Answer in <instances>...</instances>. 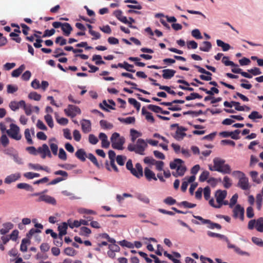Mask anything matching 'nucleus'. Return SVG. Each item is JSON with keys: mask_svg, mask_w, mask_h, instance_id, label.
I'll use <instances>...</instances> for the list:
<instances>
[{"mask_svg": "<svg viewBox=\"0 0 263 263\" xmlns=\"http://www.w3.org/2000/svg\"><path fill=\"white\" fill-rule=\"evenodd\" d=\"M147 146V142L142 139H138L136 143L129 144L127 149L130 152H134L141 155H144V151Z\"/></svg>", "mask_w": 263, "mask_h": 263, "instance_id": "obj_1", "label": "nucleus"}, {"mask_svg": "<svg viewBox=\"0 0 263 263\" xmlns=\"http://www.w3.org/2000/svg\"><path fill=\"white\" fill-rule=\"evenodd\" d=\"M170 166L172 170L176 169V172L173 173V175L175 177L183 176L186 170L183 161L180 159H175L170 163Z\"/></svg>", "mask_w": 263, "mask_h": 263, "instance_id": "obj_2", "label": "nucleus"}, {"mask_svg": "<svg viewBox=\"0 0 263 263\" xmlns=\"http://www.w3.org/2000/svg\"><path fill=\"white\" fill-rule=\"evenodd\" d=\"M226 161L220 158L216 157L213 159V163L215 165L217 172L223 174H230L231 168L228 164L225 163Z\"/></svg>", "mask_w": 263, "mask_h": 263, "instance_id": "obj_3", "label": "nucleus"}, {"mask_svg": "<svg viewBox=\"0 0 263 263\" xmlns=\"http://www.w3.org/2000/svg\"><path fill=\"white\" fill-rule=\"evenodd\" d=\"M111 146L113 148L121 150L123 149V145L125 142L123 137H121L118 133H114L110 138Z\"/></svg>", "mask_w": 263, "mask_h": 263, "instance_id": "obj_4", "label": "nucleus"}, {"mask_svg": "<svg viewBox=\"0 0 263 263\" xmlns=\"http://www.w3.org/2000/svg\"><path fill=\"white\" fill-rule=\"evenodd\" d=\"M7 134L9 137L17 141L20 140L22 138L20 127L13 123L10 124L9 129L7 130Z\"/></svg>", "mask_w": 263, "mask_h": 263, "instance_id": "obj_5", "label": "nucleus"}, {"mask_svg": "<svg viewBox=\"0 0 263 263\" xmlns=\"http://www.w3.org/2000/svg\"><path fill=\"white\" fill-rule=\"evenodd\" d=\"M46 192V191L42 192L35 193L32 194V196L39 197V198L36 200L37 202L44 201L46 203L55 205L57 203L55 199L53 197L45 194L44 193Z\"/></svg>", "mask_w": 263, "mask_h": 263, "instance_id": "obj_6", "label": "nucleus"}, {"mask_svg": "<svg viewBox=\"0 0 263 263\" xmlns=\"http://www.w3.org/2000/svg\"><path fill=\"white\" fill-rule=\"evenodd\" d=\"M248 228L249 230H253L254 228L259 232H263V218L260 217L257 220L252 219L249 221Z\"/></svg>", "mask_w": 263, "mask_h": 263, "instance_id": "obj_7", "label": "nucleus"}, {"mask_svg": "<svg viewBox=\"0 0 263 263\" xmlns=\"http://www.w3.org/2000/svg\"><path fill=\"white\" fill-rule=\"evenodd\" d=\"M65 114L71 118H74L77 115H80L81 112L80 108L73 105H68L67 107L64 110Z\"/></svg>", "mask_w": 263, "mask_h": 263, "instance_id": "obj_8", "label": "nucleus"}, {"mask_svg": "<svg viewBox=\"0 0 263 263\" xmlns=\"http://www.w3.org/2000/svg\"><path fill=\"white\" fill-rule=\"evenodd\" d=\"M223 105L226 107H232V106H235V109L238 111H245V109H246L247 110H249L250 109V107L247 106H240L239 102L235 101H231L230 102L225 101L223 103Z\"/></svg>", "mask_w": 263, "mask_h": 263, "instance_id": "obj_9", "label": "nucleus"}, {"mask_svg": "<svg viewBox=\"0 0 263 263\" xmlns=\"http://www.w3.org/2000/svg\"><path fill=\"white\" fill-rule=\"evenodd\" d=\"M37 153L41 155V157L45 159L47 156L51 158L52 155L48 146L46 144H44L37 148Z\"/></svg>", "mask_w": 263, "mask_h": 263, "instance_id": "obj_10", "label": "nucleus"}, {"mask_svg": "<svg viewBox=\"0 0 263 263\" xmlns=\"http://www.w3.org/2000/svg\"><path fill=\"white\" fill-rule=\"evenodd\" d=\"M233 216L235 218H239L241 221L244 220L245 210L239 204H237L233 209Z\"/></svg>", "mask_w": 263, "mask_h": 263, "instance_id": "obj_11", "label": "nucleus"}, {"mask_svg": "<svg viewBox=\"0 0 263 263\" xmlns=\"http://www.w3.org/2000/svg\"><path fill=\"white\" fill-rule=\"evenodd\" d=\"M186 130L187 129L183 126H178L175 134L174 136V138L178 141L182 140L186 135L185 133Z\"/></svg>", "mask_w": 263, "mask_h": 263, "instance_id": "obj_12", "label": "nucleus"}, {"mask_svg": "<svg viewBox=\"0 0 263 263\" xmlns=\"http://www.w3.org/2000/svg\"><path fill=\"white\" fill-rule=\"evenodd\" d=\"M227 192L226 190H218L215 192V197L216 200L215 204L220 203L227 197Z\"/></svg>", "mask_w": 263, "mask_h": 263, "instance_id": "obj_13", "label": "nucleus"}, {"mask_svg": "<svg viewBox=\"0 0 263 263\" xmlns=\"http://www.w3.org/2000/svg\"><path fill=\"white\" fill-rule=\"evenodd\" d=\"M228 245V247L230 249H233L236 253L238 254L239 255H242V256H250V254L246 251H242L238 247L231 244L228 238H227V241H225Z\"/></svg>", "mask_w": 263, "mask_h": 263, "instance_id": "obj_14", "label": "nucleus"}, {"mask_svg": "<svg viewBox=\"0 0 263 263\" xmlns=\"http://www.w3.org/2000/svg\"><path fill=\"white\" fill-rule=\"evenodd\" d=\"M80 123L83 133L87 134L91 130V123L90 120L83 119L80 121Z\"/></svg>", "mask_w": 263, "mask_h": 263, "instance_id": "obj_15", "label": "nucleus"}, {"mask_svg": "<svg viewBox=\"0 0 263 263\" xmlns=\"http://www.w3.org/2000/svg\"><path fill=\"white\" fill-rule=\"evenodd\" d=\"M238 186L243 190H249L250 187L248 178L245 176L240 178L238 182Z\"/></svg>", "mask_w": 263, "mask_h": 263, "instance_id": "obj_16", "label": "nucleus"}, {"mask_svg": "<svg viewBox=\"0 0 263 263\" xmlns=\"http://www.w3.org/2000/svg\"><path fill=\"white\" fill-rule=\"evenodd\" d=\"M20 178L21 174L20 173H15L7 176L4 180V182L6 184H10L18 180Z\"/></svg>", "mask_w": 263, "mask_h": 263, "instance_id": "obj_17", "label": "nucleus"}, {"mask_svg": "<svg viewBox=\"0 0 263 263\" xmlns=\"http://www.w3.org/2000/svg\"><path fill=\"white\" fill-rule=\"evenodd\" d=\"M2 227V228L0 229V234L5 235L10 231V230L13 228L14 224L11 222H7L4 223Z\"/></svg>", "mask_w": 263, "mask_h": 263, "instance_id": "obj_18", "label": "nucleus"}, {"mask_svg": "<svg viewBox=\"0 0 263 263\" xmlns=\"http://www.w3.org/2000/svg\"><path fill=\"white\" fill-rule=\"evenodd\" d=\"M195 176H191L189 177H185L182 183L181 189L182 192H185L189 183L194 182L195 180Z\"/></svg>", "mask_w": 263, "mask_h": 263, "instance_id": "obj_19", "label": "nucleus"}, {"mask_svg": "<svg viewBox=\"0 0 263 263\" xmlns=\"http://www.w3.org/2000/svg\"><path fill=\"white\" fill-rule=\"evenodd\" d=\"M144 173L145 178L148 181H151L152 180H157V178L155 174L149 168L145 167L144 168Z\"/></svg>", "mask_w": 263, "mask_h": 263, "instance_id": "obj_20", "label": "nucleus"}, {"mask_svg": "<svg viewBox=\"0 0 263 263\" xmlns=\"http://www.w3.org/2000/svg\"><path fill=\"white\" fill-rule=\"evenodd\" d=\"M99 138L101 141V146L102 147L105 148L109 147L110 145V142L108 140L107 136L105 134L103 133H100L99 135Z\"/></svg>", "mask_w": 263, "mask_h": 263, "instance_id": "obj_21", "label": "nucleus"}, {"mask_svg": "<svg viewBox=\"0 0 263 263\" xmlns=\"http://www.w3.org/2000/svg\"><path fill=\"white\" fill-rule=\"evenodd\" d=\"M162 77L164 79H171L176 73V71L171 69H165L162 71Z\"/></svg>", "mask_w": 263, "mask_h": 263, "instance_id": "obj_22", "label": "nucleus"}, {"mask_svg": "<svg viewBox=\"0 0 263 263\" xmlns=\"http://www.w3.org/2000/svg\"><path fill=\"white\" fill-rule=\"evenodd\" d=\"M56 139L54 138H52L49 140V144L50 147V149L54 155H57L58 154V146L57 143H53V141H56Z\"/></svg>", "mask_w": 263, "mask_h": 263, "instance_id": "obj_23", "label": "nucleus"}, {"mask_svg": "<svg viewBox=\"0 0 263 263\" xmlns=\"http://www.w3.org/2000/svg\"><path fill=\"white\" fill-rule=\"evenodd\" d=\"M125 3H132L137 4L136 5H127V7L130 9H135L138 10H141L142 8V6L138 3V2L136 0H126L124 1Z\"/></svg>", "mask_w": 263, "mask_h": 263, "instance_id": "obj_24", "label": "nucleus"}, {"mask_svg": "<svg viewBox=\"0 0 263 263\" xmlns=\"http://www.w3.org/2000/svg\"><path fill=\"white\" fill-rule=\"evenodd\" d=\"M68 226L67 222H63L58 227V230L59 231V235L61 237L66 234Z\"/></svg>", "mask_w": 263, "mask_h": 263, "instance_id": "obj_25", "label": "nucleus"}, {"mask_svg": "<svg viewBox=\"0 0 263 263\" xmlns=\"http://www.w3.org/2000/svg\"><path fill=\"white\" fill-rule=\"evenodd\" d=\"M61 29L66 36H68L72 30L71 26L68 23H63Z\"/></svg>", "mask_w": 263, "mask_h": 263, "instance_id": "obj_26", "label": "nucleus"}, {"mask_svg": "<svg viewBox=\"0 0 263 263\" xmlns=\"http://www.w3.org/2000/svg\"><path fill=\"white\" fill-rule=\"evenodd\" d=\"M118 66L120 68L125 69L126 70L131 72H135V70L133 69L134 66L133 65L128 64L126 62H124L123 63H119Z\"/></svg>", "mask_w": 263, "mask_h": 263, "instance_id": "obj_27", "label": "nucleus"}, {"mask_svg": "<svg viewBox=\"0 0 263 263\" xmlns=\"http://www.w3.org/2000/svg\"><path fill=\"white\" fill-rule=\"evenodd\" d=\"M114 15L122 23H126V17L123 15V12L120 10H117L114 12Z\"/></svg>", "mask_w": 263, "mask_h": 263, "instance_id": "obj_28", "label": "nucleus"}, {"mask_svg": "<svg viewBox=\"0 0 263 263\" xmlns=\"http://www.w3.org/2000/svg\"><path fill=\"white\" fill-rule=\"evenodd\" d=\"M75 155L79 159L82 161H85L86 160V157H87L85 151L82 148L78 149L76 152Z\"/></svg>", "mask_w": 263, "mask_h": 263, "instance_id": "obj_29", "label": "nucleus"}, {"mask_svg": "<svg viewBox=\"0 0 263 263\" xmlns=\"http://www.w3.org/2000/svg\"><path fill=\"white\" fill-rule=\"evenodd\" d=\"M118 120L121 123L126 124H134L135 123V118L134 117H129L126 118L119 117Z\"/></svg>", "mask_w": 263, "mask_h": 263, "instance_id": "obj_30", "label": "nucleus"}, {"mask_svg": "<svg viewBox=\"0 0 263 263\" xmlns=\"http://www.w3.org/2000/svg\"><path fill=\"white\" fill-rule=\"evenodd\" d=\"M209 204L211 206H212L215 208L219 209V208H220L222 205H229V203L228 201H227V200L224 201V200H223L220 203L215 204L214 199L213 198H211L209 200Z\"/></svg>", "mask_w": 263, "mask_h": 263, "instance_id": "obj_31", "label": "nucleus"}, {"mask_svg": "<svg viewBox=\"0 0 263 263\" xmlns=\"http://www.w3.org/2000/svg\"><path fill=\"white\" fill-rule=\"evenodd\" d=\"M130 136L131 137V140L134 143L135 142L136 139L142 136V133L137 131L134 129H131L130 130Z\"/></svg>", "mask_w": 263, "mask_h": 263, "instance_id": "obj_32", "label": "nucleus"}, {"mask_svg": "<svg viewBox=\"0 0 263 263\" xmlns=\"http://www.w3.org/2000/svg\"><path fill=\"white\" fill-rule=\"evenodd\" d=\"M211 47L212 44L210 42L204 41L200 45L199 49L204 52H208L211 49Z\"/></svg>", "mask_w": 263, "mask_h": 263, "instance_id": "obj_33", "label": "nucleus"}, {"mask_svg": "<svg viewBox=\"0 0 263 263\" xmlns=\"http://www.w3.org/2000/svg\"><path fill=\"white\" fill-rule=\"evenodd\" d=\"M30 244V241L29 238H24L22 239L20 250L22 252H25L27 251V246Z\"/></svg>", "mask_w": 263, "mask_h": 263, "instance_id": "obj_34", "label": "nucleus"}, {"mask_svg": "<svg viewBox=\"0 0 263 263\" xmlns=\"http://www.w3.org/2000/svg\"><path fill=\"white\" fill-rule=\"evenodd\" d=\"M216 43L217 46L221 47L223 51H227L231 48L229 44L226 43L220 40H217Z\"/></svg>", "mask_w": 263, "mask_h": 263, "instance_id": "obj_35", "label": "nucleus"}, {"mask_svg": "<svg viewBox=\"0 0 263 263\" xmlns=\"http://www.w3.org/2000/svg\"><path fill=\"white\" fill-rule=\"evenodd\" d=\"M136 198L141 202L145 203V204H149L150 202V200L149 198L145 195L141 194V193H138L136 194Z\"/></svg>", "mask_w": 263, "mask_h": 263, "instance_id": "obj_36", "label": "nucleus"}, {"mask_svg": "<svg viewBox=\"0 0 263 263\" xmlns=\"http://www.w3.org/2000/svg\"><path fill=\"white\" fill-rule=\"evenodd\" d=\"M142 114L145 116V118L148 121L151 122V123H154L155 122V119L152 116V114L147 111L144 107L142 108Z\"/></svg>", "mask_w": 263, "mask_h": 263, "instance_id": "obj_37", "label": "nucleus"}, {"mask_svg": "<svg viewBox=\"0 0 263 263\" xmlns=\"http://www.w3.org/2000/svg\"><path fill=\"white\" fill-rule=\"evenodd\" d=\"M25 69V66L24 65H21L18 68L14 70L11 73V76L13 77L17 78L20 76L21 73L24 71Z\"/></svg>", "mask_w": 263, "mask_h": 263, "instance_id": "obj_38", "label": "nucleus"}, {"mask_svg": "<svg viewBox=\"0 0 263 263\" xmlns=\"http://www.w3.org/2000/svg\"><path fill=\"white\" fill-rule=\"evenodd\" d=\"M207 234L209 236L211 237H217L223 241H227V237L224 236V235L214 233L211 231H208L207 232Z\"/></svg>", "mask_w": 263, "mask_h": 263, "instance_id": "obj_39", "label": "nucleus"}, {"mask_svg": "<svg viewBox=\"0 0 263 263\" xmlns=\"http://www.w3.org/2000/svg\"><path fill=\"white\" fill-rule=\"evenodd\" d=\"M101 127L104 129H111L113 128V124L106 120H102L100 121Z\"/></svg>", "mask_w": 263, "mask_h": 263, "instance_id": "obj_40", "label": "nucleus"}, {"mask_svg": "<svg viewBox=\"0 0 263 263\" xmlns=\"http://www.w3.org/2000/svg\"><path fill=\"white\" fill-rule=\"evenodd\" d=\"M222 184L226 189L230 188L232 185V180L227 176L223 177Z\"/></svg>", "mask_w": 263, "mask_h": 263, "instance_id": "obj_41", "label": "nucleus"}, {"mask_svg": "<svg viewBox=\"0 0 263 263\" xmlns=\"http://www.w3.org/2000/svg\"><path fill=\"white\" fill-rule=\"evenodd\" d=\"M262 196L259 193L257 194L256 196V202L257 205V209L258 210H260L261 209L262 201H263V198Z\"/></svg>", "mask_w": 263, "mask_h": 263, "instance_id": "obj_42", "label": "nucleus"}, {"mask_svg": "<svg viewBox=\"0 0 263 263\" xmlns=\"http://www.w3.org/2000/svg\"><path fill=\"white\" fill-rule=\"evenodd\" d=\"M24 135L27 143L29 144H32L33 141L31 139V133L29 129L27 128L25 130Z\"/></svg>", "mask_w": 263, "mask_h": 263, "instance_id": "obj_43", "label": "nucleus"}, {"mask_svg": "<svg viewBox=\"0 0 263 263\" xmlns=\"http://www.w3.org/2000/svg\"><path fill=\"white\" fill-rule=\"evenodd\" d=\"M44 119L48 125L50 127L52 128L54 126V123L52 116L49 114H47L44 116Z\"/></svg>", "mask_w": 263, "mask_h": 263, "instance_id": "obj_44", "label": "nucleus"}, {"mask_svg": "<svg viewBox=\"0 0 263 263\" xmlns=\"http://www.w3.org/2000/svg\"><path fill=\"white\" fill-rule=\"evenodd\" d=\"M28 98L30 99L33 100L35 101H40L41 98V96L37 93L36 92L33 91L31 92L28 95Z\"/></svg>", "mask_w": 263, "mask_h": 263, "instance_id": "obj_45", "label": "nucleus"}, {"mask_svg": "<svg viewBox=\"0 0 263 263\" xmlns=\"http://www.w3.org/2000/svg\"><path fill=\"white\" fill-rule=\"evenodd\" d=\"M203 195L205 199L206 200H210V195H211V189L209 186H206L203 190Z\"/></svg>", "mask_w": 263, "mask_h": 263, "instance_id": "obj_46", "label": "nucleus"}, {"mask_svg": "<svg viewBox=\"0 0 263 263\" xmlns=\"http://www.w3.org/2000/svg\"><path fill=\"white\" fill-rule=\"evenodd\" d=\"M248 118L251 120H254L256 119L262 118V116L258 111H253L249 116Z\"/></svg>", "mask_w": 263, "mask_h": 263, "instance_id": "obj_47", "label": "nucleus"}, {"mask_svg": "<svg viewBox=\"0 0 263 263\" xmlns=\"http://www.w3.org/2000/svg\"><path fill=\"white\" fill-rule=\"evenodd\" d=\"M17 187L20 189H25L27 191H31L32 189L31 185L26 183H20L17 184Z\"/></svg>", "mask_w": 263, "mask_h": 263, "instance_id": "obj_48", "label": "nucleus"}, {"mask_svg": "<svg viewBox=\"0 0 263 263\" xmlns=\"http://www.w3.org/2000/svg\"><path fill=\"white\" fill-rule=\"evenodd\" d=\"M91 232L90 229L88 228L82 227L80 228V234L83 236H88Z\"/></svg>", "mask_w": 263, "mask_h": 263, "instance_id": "obj_49", "label": "nucleus"}, {"mask_svg": "<svg viewBox=\"0 0 263 263\" xmlns=\"http://www.w3.org/2000/svg\"><path fill=\"white\" fill-rule=\"evenodd\" d=\"M92 60L95 61L96 65L103 64L105 62L102 60V57L100 55H94L92 57Z\"/></svg>", "mask_w": 263, "mask_h": 263, "instance_id": "obj_50", "label": "nucleus"}, {"mask_svg": "<svg viewBox=\"0 0 263 263\" xmlns=\"http://www.w3.org/2000/svg\"><path fill=\"white\" fill-rule=\"evenodd\" d=\"M222 62L226 65V66H237V65H236L233 62L229 60V57H223L222 59Z\"/></svg>", "mask_w": 263, "mask_h": 263, "instance_id": "obj_51", "label": "nucleus"}, {"mask_svg": "<svg viewBox=\"0 0 263 263\" xmlns=\"http://www.w3.org/2000/svg\"><path fill=\"white\" fill-rule=\"evenodd\" d=\"M19 232L17 230H13L10 235H8L10 240L16 241L18 238Z\"/></svg>", "mask_w": 263, "mask_h": 263, "instance_id": "obj_52", "label": "nucleus"}, {"mask_svg": "<svg viewBox=\"0 0 263 263\" xmlns=\"http://www.w3.org/2000/svg\"><path fill=\"white\" fill-rule=\"evenodd\" d=\"M192 35L196 39H201L202 36L198 29H193L191 32Z\"/></svg>", "mask_w": 263, "mask_h": 263, "instance_id": "obj_53", "label": "nucleus"}, {"mask_svg": "<svg viewBox=\"0 0 263 263\" xmlns=\"http://www.w3.org/2000/svg\"><path fill=\"white\" fill-rule=\"evenodd\" d=\"M147 108L149 110H151L156 113L161 112V110H162V108L160 107L157 106V105H152V104L148 105L147 106Z\"/></svg>", "mask_w": 263, "mask_h": 263, "instance_id": "obj_54", "label": "nucleus"}, {"mask_svg": "<svg viewBox=\"0 0 263 263\" xmlns=\"http://www.w3.org/2000/svg\"><path fill=\"white\" fill-rule=\"evenodd\" d=\"M55 117L56 118V120L57 122L61 125H66L68 122V120L65 118H61L59 119L58 114L57 112L55 113Z\"/></svg>", "mask_w": 263, "mask_h": 263, "instance_id": "obj_55", "label": "nucleus"}, {"mask_svg": "<svg viewBox=\"0 0 263 263\" xmlns=\"http://www.w3.org/2000/svg\"><path fill=\"white\" fill-rule=\"evenodd\" d=\"M18 90V87L16 85L9 84L7 86V91L8 93H13Z\"/></svg>", "mask_w": 263, "mask_h": 263, "instance_id": "obj_56", "label": "nucleus"}, {"mask_svg": "<svg viewBox=\"0 0 263 263\" xmlns=\"http://www.w3.org/2000/svg\"><path fill=\"white\" fill-rule=\"evenodd\" d=\"M202 96L199 95L197 93H192L189 96L185 97V99L187 101H190L192 100H194L195 99H201Z\"/></svg>", "mask_w": 263, "mask_h": 263, "instance_id": "obj_57", "label": "nucleus"}, {"mask_svg": "<svg viewBox=\"0 0 263 263\" xmlns=\"http://www.w3.org/2000/svg\"><path fill=\"white\" fill-rule=\"evenodd\" d=\"M207 224V227L209 229L220 230L221 228V226L219 224L212 222L211 220H210V222H208Z\"/></svg>", "mask_w": 263, "mask_h": 263, "instance_id": "obj_58", "label": "nucleus"}, {"mask_svg": "<svg viewBox=\"0 0 263 263\" xmlns=\"http://www.w3.org/2000/svg\"><path fill=\"white\" fill-rule=\"evenodd\" d=\"M178 205L179 206H183L187 208H193L196 206V204L191 203L186 201L181 202L180 203H178Z\"/></svg>", "mask_w": 263, "mask_h": 263, "instance_id": "obj_59", "label": "nucleus"}, {"mask_svg": "<svg viewBox=\"0 0 263 263\" xmlns=\"http://www.w3.org/2000/svg\"><path fill=\"white\" fill-rule=\"evenodd\" d=\"M238 195L235 194L231 198L229 205L230 208H232L234 205L236 203L238 199Z\"/></svg>", "mask_w": 263, "mask_h": 263, "instance_id": "obj_60", "label": "nucleus"}, {"mask_svg": "<svg viewBox=\"0 0 263 263\" xmlns=\"http://www.w3.org/2000/svg\"><path fill=\"white\" fill-rule=\"evenodd\" d=\"M67 223L68 226L71 229H73L74 228H78L80 227V223L79 222V220H74L72 221L71 220H68L67 221Z\"/></svg>", "mask_w": 263, "mask_h": 263, "instance_id": "obj_61", "label": "nucleus"}, {"mask_svg": "<svg viewBox=\"0 0 263 263\" xmlns=\"http://www.w3.org/2000/svg\"><path fill=\"white\" fill-rule=\"evenodd\" d=\"M88 141L91 144L95 145L98 142L99 140L95 135L90 134L88 136Z\"/></svg>", "mask_w": 263, "mask_h": 263, "instance_id": "obj_62", "label": "nucleus"}, {"mask_svg": "<svg viewBox=\"0 0 263 263\" xmlns=\"http://www.w3.org/2000/svg\"><path fill=\"white\" fill-rule=\"evenodd\" d=\"M126 159V157L122 155H118L116 158L117 163L121 166H122L124 164V162Z\"/></svg>", "mask_w": 263, "mask_h": 263, "instance_id": "obj_63", "label": "nucleus"}, {"mask_svg": "<svg viewBox=\"0 0 263 263\" xmlns=\"http://www.w3.org/2000/svg\"><path fill=\"white\" fill-rule=\"evenodd\" d=\"M252 241L257 246L263 247V240L261 239L256 237H253L252 238Z\"/></svg>", "mask_w": 263, "mask_h": 263, "instance_id": "obj_64", "label": "nucleus"}]
</instances>
